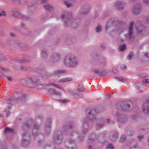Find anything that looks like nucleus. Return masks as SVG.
<instances>
[{
    "label": "nucleus",
    "instance_id": "43",
    "mask_svg": "<svg viewBox=\"0 0 149 149\" xmlns=\"http://www.w3.org/2000/svg\"><path fill=\"white\" fill-rule=\"evenodd\" d=\"M13 1L17 3L23 4L24 3V0H13Z\"/></svg>",
    "mask_w": 149,
    "mask_h": 149
},
{
    "label": "nucleus",
    "instance_id": "64",
    "mask_svg": "<svg viewBox=\"0 0 149 149\" xmlns=\"http://www.w3.org/2000/svg\"><path fill=\"white\" fill-rule=\"evenodd\" d=\"M29 61L27 60V58H26V59H25L23 60L22 62H21V63H27L29 62Z\"/></svg>",
    "mask_w": 149,
    "mask_h": 149
},
{
    "label": "nucleus",
    "instance_id": "51",
    "mask_svg": "<svg viewBox=\"0 0 149 149\" xmlns=\"http://www.w3.org/2000/svg\"><path fill=\"white\" fill-rule=\"evenodd\" d=\"M55 90H54L52 88H49L48 90V92L50 93L54 94L55 91Z\"/></svg>",
    "mask_w": 149,
    "mask_h": 149
},
{
    "label": "nucleus",
    "instance_id": "18",
    "mask_svg": "<svg viewBox=\"0 0 149 149\" xmlns=\"http://www.w3.org/2000/svg\"><path fill=\"white\" fill-rule=\"evenodd\" d=\"M141 6L140 4H137L132 9V11L134 14L140 13L141 10Z\"/></svg>",
    "mask_w": 149,
    "mask_h": 149
},
{
    "label": "nucleus",
    "instance_id": "28",
    "mask_svg": "<svg viewBox=\"0 0 149 149\" xmlns=\"http://www.w3.org/2000/svg\"><path fill=\"white\" fill-rule=\"evenodd\" d=\"M67 71L66 70L63 69L56 70L54 71V74H57L65 73Z\"/></svg>",
    "mask_w": 149,
    "mask_h": 149
},
{
    "label": "nucleus",
    "instance_id": "36",
    "mask_svg": "<svg viewBox=\"0 0 149 149\" xmlns=\"http://www.w3.org/2000/svg\"><path fill=\"white\" fill-rule=\"evenodd\" d=\"M126 45L125 44H123L120 45L119 47L120 50L121 51H123L126 48Z\"/></svg>",
    "mask_w": 149,
    "mask_h": 149
},
{
    "label": "nucleus",
    "instance_id": "38",
    "mask_svg": "<svg viewBox=\"0 0 149 149\" xmlns=\"http://www.w3.org/2000/svg\"><path fill=\"white\" fill-rule=\"evenodd\" d=\"M64 3L65 4L66 6L68 7H70L72 6L73 4L70 3L68 2V1L67 0H65L64 1Z\"/></svg>",
    "mask_w": 149,
    "mask_h": 149
},
{
    "label": "nucleus",
    "instance_id": "26",
    "mask_svg": "<svg viewBox=\"0 0 149 149\" xmlns=\"http://www.w3.org/2000/svg\"><path fill=\"white\" fill-rule=\"evenodd\" d=\"M72 80V78L71 77H66L60 80L59 82L64 83L68 81H70Z\"/></svg>",
    "mask_w": 149,
    "mask_h": 149
},
{
    "label": "nucleus",
    "instance_id": "10",
    "mask_svg": "<svg viewBox=\"0 0 149 149\" xmlns=\"http://www.w3.org/2000/svg\"><path fill=\"white\" fill-rule=\"evenodd\" d=\"M30 138V136L28 134L24 133L23 134L22 142V145L23 146H26L29 144Z\"/></svg>",
    "mask_w": 149,
    "mask_h": 149
},
{
    "label": "nucleus",
    "instance_id": "57",
    "mask_svg": "<svg viewBox=\"0 0 149 149\" xmlns=\"http://www.w3.org/2000/svg\"><path fill=\"white\" fill-rule=\"evenodd\" d=\"M0 70H1L4 72H7L8 70V69L4 68L1 67V68L0 69Z\"/></svg>",
    "mask_w": 149,
    "mask_h": 149
},
{
    "label": "nucleus",
    "instance_id": "46",
    "mask_svg": "<svg viewBox=\"0 0 149 149\" xmlns=\"http://www.w3.org/2000/svg\"><path fill=\"white\" fill-rule=\"evenodd\" d=\"M19 69L20 70L26 71L27 70V68L26 66H22L19 67Z\"/></svg>",
    "mask_w": 149,
    "mask_h": 149
},
{
    "label": "nucleus",
    "instance_id": "58",
    "mask_svg": "<svg viewBox=\"0 0 149 149\" xmlns=\"http://www.w3.org/2000/svg\"><path fill=\"white\" fill-rule=\"evenodd\" d=\"M143 2L149 6V0H143Z\"/></svg>",
    "mask_w": 149,
    "mask_h": 149
},
{
    "label": "nucleus",
    "instance_id": "60",
    "mask_svg": "<svg viewBox=\"0 0 149 149\" xmlns=\"http://www.w3.org/2000/svg\"><path fill=\"white\" fill-rule=\"evenodd\" d=\"M30 33V31H29V30H26V31H25L24 32V34L26 35H29Z\"/></svg>",
    "mask_w": 149,
    "mask_h": 149
},
{
    "label": "nucleus",
    "instance_id": "40",
    "mask_svg": "<svg viewBox=\"0 0 149 149\" xmlns=\"http://www.w3.org/2000/svg\"><path fill=\"white\" fill-rule=\"evenodd\" d=\"M126 137L125 135H123L121 136L120 139L119 140V141L120 142H123L124 141Z\"/></svg>",
    "mask_w": 149,
    "mask_h": 149
},
{
    "label": "nucleus",
    "instance_id": "50",
    "mask_svg": "<svg viewBox=\"0 0 149 149\" xmlns=\"http://www.w3.org/2000/svg\"><path fill=\"white\" fill-rule=\"evenodd\" d=\"M115 78L122 82H123V80L125 79V78L122 77H115Z\"/></svg>",
    "mask_w": 149,
    "mask_h": 149
},
{
    "label": "nucleus",
    "instance_id": "62",
    "mask_svg": "<svg viewBox=\"0 0 149 149\" xmlns=\"http://www.w3.org/2000/svg\"><path fill=\"white\" fill-rule=\"evenodd\" d=\"M43 143V141L41 140H39L38 141V145H37L38 146H40L41 144H42Z\"/></svg>",
    "mask_w": 149,
    "mask_h": 149
},
{
    "label": "nucleus",
    "instance_id": "55",
    "mask_svg": "<svg viewBox=\"0 0 149 149\" xmlns=\"http://www.w3.org/2000/svg\"><path fill=\"white\" fill-rule=\"evenodd\" d=\"M55 91V92H54V95H56L57 96H61V93L56 91V90Z\"/></svg>",
    "mask_w": 149,
    "mask_h": 149
},
{
    "label": "nucleus",
    "instance_id": "19",
    "mask_svg": "<svg viewBox=\"0 0 149 149\" xmlns=\"http://www.w3.org/2000/svg\"><path fill=\"white\" fill-rule=\"evenodd\" d=\"M125 3L122 2L118 1L116 2L115 5V7L118 10H123L124 9Z\"/></svg>",
    "mask_w": 149,
    "mask_h": 149
},
{
    "label": "nucleus",
    "instance_id": "54",
    "mask_svg": "<svg viewBox=\"0 0 149 149\" xmlns=\"http://www.w3.org/2000/svg\"><path fill=\"white\" fill-rule=\"evenodd\" d=\"M10 109V106H8V107L7 109H6L5 110V111H7V113H6V116H8L10 113L7 110H8L9 109Z\"/></svg>",
    "mask_w": 149,
    "mask_h": 149
},
{
    "label": "nucleus",
    "instance_id": "30",
    "mask_svg": "<svg viewBox=\"0 0 149 149\" xmlns=\"http://www.w3.org/2000/svg\"><path fill=\"white\" fill-rule=\"evenodd\" d=\"M42 57L44 58H47L48 56V54L47 51L45 50H43L42 51Z\"/></svg>",
    "mask_w": 149,
    "mask_h": 149
},
{
    "label": "nucleus",
    "instance_id": "4",
    "mask_svg": "<svg viewBox=\"0 0 149 149\" xmlns=\"http://www.w3.org/2000/svg\"><path fill=\"white\" fill-rule=\"evenodd\" d=\"M88 127L89 125L88 122L86 120L84 122L82 130L83 133L82 134L79 135L77 132H73V133H70V135L71 136H74L75 137H78L81 141H82L84 139L83 137L84 134L88 132Z\"/></svg>",
    "mask_w": 149,
    "mask_h": 149
},
{
    "label": "nucleus",
    "instance_id": "5",
    "mask_svg": "<svg viewBox=\"0 0 149 149\" xmlns=\"http://www.w3.org/2000/svg\"><path fill=\"white\" fill-rule=\"evenodd\" d=\"M53 139L55 143L58 144H60L63 140L62 132L58 130H56L54 134Z\"/></svg>",
    "mask_w": 149,
    "mask_h": 149
},
{
    "label": "nucleus",
    "instance_id": "6",
    "mask_svg": "<svg viewBox=\"0 0 149 149\" xmlns=\"http://www.w3.org/2000/svg\"><path fill=\"white\" fill-rule=\"evenodd\" d=\"M116 107L119 110L125 111H129L132 109L131 105L127 102H121L117 104Z\"/></svg>",
    "mask_w": 149,
    "mask_h": 149
},
{
    "label": "nucleus",
    "instance_id": "16",
    "mask_svg": "<svg viewBox=\"0 0 149 149\" xmlns=\"http://www.w3.org/2000/svg\"><path fill=\"white\" fill-rule=\"evenodd\" d=\"M95 113L96 111L94 109L90 110L89 112V113L87 116L88 118L91 122H94L96 120L95 115Z\"/></svg>",
    "mask_w": 149,
    "mask_h": 149
},
{
    "label": "nucleus",
    "instance_id": "7",
    "mask_svg": "<svg viewBox=\"0 0 149 149\" xmlns=\"http://www.w3.org/2000/svg\"><path fill=\"white\" fill-rule=\"evenodd\" d=\"M26 96L23 93H21L17 98L14 99L13 97L9 98L7 101V103L10 104H12L15 102H19L25 100Z\"/></svg>",
    "mask_w": 149,
    "mask_h": 149
},
{
    "label": "nucleus",
    "instance_id": "21",
    "mask_svg": "<svg viewBox=\"0 0 149 149\" xmlns=\"http://www.w3.org/2000/svg\"><path fill=\"white\" fill-rule=\"evenodd\" d=\"M118 134L116 131H112L111 133L110 138L111 140L113 141H115L117 139Z\"/></svg>",
    "mask_w": 149,
    "mask_h": 149
},
{
    "label": "nucleus",
    "instance_id": "17",
    "mask_svg": "<svg viewBox=\"0 0 149 149\" xmlns=\"http://www.w3.org/2000/svg\"><path fill=\"white\" fill-rule=\"evenodd\" d=\"M60 55L58 53H55L52 54L50 57V61L53 63L56 62L60 59Z\"/></svg>",
    "mask_w": 149,
    "mask_h": 149
},
{
    "label": "nucleus",
    "instance_id": "35",
    "mask_svg": "<svg viewBox=\"0 0 149 149\" xmlns=\"http://www.w3.org/2000/svg\"><path fill=\"white\" fill-rule=\"evenodd\" d=\"M106 148L109 149H115V147L113 144L109 143L107 146Z\"/></svg>",
    "mask_w": 149,
    "mask_h": 149
},
{
    "label": "nucleus",
    "instance_id": "24",
    "mask_svg": "<svg viewBox=\"0 0 149 149\" xmlns=\"http://www.w3.org/2000/svg\"><path fill=\"white\" fill-rule=\"evenodd\" d=\"M16 13L17 15V16H16L17 18H21L24 21H29L30 19V18L29 17H26L24 15L20 14L18 13Z\"/></svg>",
    "mask_w": 149,
    "mask_h": 149
},
{
    "label": "nucleus",
    "instance_id": "53",
    "mask_svg": "<svg viewBox=\"0 0 149 149\" xmlns=\"http://www.w3.org/2000/svg\"><path fill=\"white\" fill-rule=\"evenodd\" d=\"M100 61L103 63L104 65H105L106 64L107 62L103 58H100Z\"/></svg>",
    "mask_w": 149,
    "mask_h": 149
},
{
    "label": "nucleus",
    "instance_id": "47",
    "mask_svg": "<svg viewBox=\"0 0 149 149\" xmlns=\"http://www.w3.org/2000/svg\"><path fill=\"white\" fill-rule=\"evenodd\" d=\"M102 28L101 25H99L96 27V31L97 32H100L101 31Z\"/></svg>",
    "mask_w": 149,
    "mask_h": 149
},
{
    "label": "nucleus",
    "instance_id": "13",
    "mask_svg": "<svg viewBox=\"0 0 149 149\" xmlns=\"http://www.w3.org/2000/svg\"><path fill=\"white\" fill-rule=\"evenodd\" d=\"M40 129V125L36 123L34 124L32 129V134L35 137L40 134L39 132Z\"/></svg>",
    "mask_w": 149,
    "mask_h": 149
},
{
    "label": "nucleus",
    "instance_id": "2",
    "mask_svg": "<svg viewBox=\"0 0 149 149\" xmlns=\"http://www.w3.org/2000/svg\"><path fill=\"white\" fill-rule=\"evenodd\" d=\"M78 63V60L74 56L67 55L65 58L64 64L67 66L75 67L77 65Z\"/></svg>",
    "mask_w": 149,
    "mask_h": 149
},
{
    "label": "nucleus",
    "instance_id": "59",
    "mask_svg": "<svg viewBox=\"0 0 149 149\" xmlns=\"http://www.w3.org/2000/svg\"><path fill=\"white\" fill-rule=\"evenodd\" d=\"M143 138H144V136H143V135H140V136H138V139L139 141H141Z\"/></svg>",
    "mask_w": 149,
    "mask_h": 149
},
{
    "label": "nucleus",
    "instance_id": "41",
    "mask_svg": "<svg viewBox=\"0 0 149 149\" xmlns=\"http://www.w3.org/2000/svg\"><path fill=\"white\" fill-rule=\"evenodd\" d=\"M134 56V54H133V53L132 52H131L129 53V54L127 56V58L129 60H130L131 59L132 57H133Z\"/></svg>",
    "mask_w": 149,
    "mask_h": 149
},
{
    "label": "nucleus",
    "instance_id": "11",
    "mask_svg": "<svg viewBox=\"0 0 149 149\" xmlns=\"http://www.w3.org/2000/svg\"><path fill=\"white\" fill-rule=\"evenodd\" d=\"M136 31L138 36L144 35L146 34V32L145 28L142 25H138V23L136 24Z\"/></svg>",
    "mask_w": 149,
    "mask_h": 149
},
{
    "label": "nucleus",
    "instance_id": "39",
    "mask_svg": "<svg viewBox=\"0 0 149 149\" xmlns=\"http://www.w3.org/2000/svg\"><path fill=\"white\" fill-rule=\"evenodd\" d=\"M34 87H35L36 88L38 89H42L43 87L40 84L35 85Z\"/></svg>",
    "mask_w": 149,
    "mask_h": 149
},
{
    "label": "nucleus",
    "instance_id": "25",
    "mask_svg": "<svg viewBox=\"0 0 149 149\" xmlns=\"http://www.w3.org/2000/svg\"><path fill=\"white\" fill-rule=\"evenodd\" d=\"M16 13L17 15V16H16L17 18H21L24 21H29L30 19V18L29 17H26L24 15L20 14L18 13Z\"/></svg>",
    "mask_w": 149,
    "mask_h": 149
},
{
    "label": "nucleus",
    "instance_id": "52",
    "mask_svg": "<svg viewBox=\"0 0 149 149\" xmlns=\"http://www.w3.org/2000/svg\"><path fill=\"white\" fill-rule=\"evenodd\" d=\"M47 86H53L56 87L57 88H59L60 89L61 88L60 87L57 86V85H55V84H54L53 83H49L47 85Z\"/></svg>",
    "mask_w": 149,
    "mask_h": 149
},
{
    "label": "nucleus",
    "instance_id": "48",
    "mask_svg": "<svg viewBox=\"0 0 149 149\" xmlns=\"http://www.w3.org/2000/svg\"><path fill=\"white\" fill-rule=\"evenodd\" d=\"M65 148L66 149H77V147L76 146H75L74 147H68L67 146H65Z\"/></svg>",
    "mask_w": 149,
    "mask_h": 149
},
{
    "label": "nucleus",
    "instance_id": "34",
    "mask_svg": "<svg viewBox=\"0 0 149 149\" xmlns=\"http://www.w3.org/2000/svg\"><path fill=\"white\" fill-rule=\"evenodd\" d=\"M30 125L27 123H25L22 127V129L24 130L28 129L30 127Z\"/></svg>",
    "mask_w": 149,
    "mask_h": 149
},
{
    "label": "nucleus",
    "instance_id": "3",
    "mask_svg": "<svg viewBox=\"0 0 149 149\" xmlns=\"http://www.w3.org/2000/svg\"><path fill=\"white\" fill-rule=\"evenodd\" d=\"M40 81V79L37 78H29L22 80V82L23 83L26 87L29 88L34 87L35 83Z\"/></svg>",
    "mask_w": 149,
    "mask_h": 149
},
{
    "label": "nucleus",
    "instance_id": "31",
    "mask_svg": "<svg viewBox=\"0 0 149 149\" xmlns=\"http://www.w3.org/2000/svg\"><path fill=\"white\" fill-rule=\"evenodd\" d=\"M7 146L5 143L0 141V149H6Z\"/></svg>",
    "mask_w": 149,
    "mask_h": 149
},
{
    "label": "nucleus",
    "instance_id": "61",
    "mask_svg": "<svg viewBox=\"0 0 149 149\" xmlns=\"http://www.w3.org/2000/svg\"><path fill=\"white\" fill-rule=\"evenodd\" d=\"M143 83H149V79H146L143 80Z\"/></svg>",
    "mask_w": 149,
    "mask_h": 149
},
{
    "label": "nucleus",
    "instance_id": "42",
    "mask_svg": "<svg viewBox=\"0 0 149 149\" xmlns=\"http://www.w3.org/2000/svg\"><path fill=\"white\" fill-rule=\"evenodd\" d=\"M106 74V72L105 70H103L100 71L99 74L100 76H102L105 75Z\"/></svg>",
    "mask_w": 149,
    "mask_h": 149
},
{
    "label": "nucleus",
    "instance_id": "14",
    "mask_svg": "<svg viewBox=\"0 0 149 149\" xmlns=\"http://www.w3.org/2000/svg\"><path fill=\"white\" fill-rule=\"evenodd\" d=\"M142 109L144 113H149V99H146L144 101Z\"/></svg>",
    "mask_w": 149,
    "mask_h": 149
},
{
    "label": "nucleus",
    "instance_id": "45",
    "mask_svg": "<svg viewBox=\"0 0 149 149\" xmlns=\"http://www.w3.org/2000/svg\"><path fill=\"white\" fill-rule=\"evenodd\" d=\"M6 15V12L4 10H3L0 13V17H5Z\"/></svg>",
    "mask_w": 149,
    "mask_h": 149
},
{
    "label": "nucleus",
    "instance_id": "23",
    "mask_svg": "<svg viewBox=\"0 0 149 149\" xmlns=\"http://www.w3.org/2000/svg\"><path fill=\"white\" fill-rule=\"evenodd\" d=\"M89 10V9L87 8L86 6H84L80 9V13L82 14H85L88 13Z\"/></svg>",
    "mask_w": 149,
    "mask_h": 149
},
{
    "label": "nucleus",
    "instance_id": "49",
    "mask_svg": "<svg viewBox=\"0 0 149 149\" xmlns=\"http://www.w3.org/2000/svg\"><path fill=\"white\" fill-rule=\"evenodd\" d=\"M74 95L76 97L78 98L79 97L82 96L83 94L80 93V94H79L78 93H75L74 94Z\"/></svg>",
    "mask_w": 149,
    "mask_h": 149
},
{
    "label": "nucleus",
    "instance_id": "32",
    "mask_svg": "<svg viewBox=\"0 0 149 149\" xmlns=\"http://www.w3.org/2000/svg\"><path fill=\"white\" fill-rule=\"evenodd\" d=\"M44 149H56L53 148V146L50 144H47L45 145L44 147Z\"/></svg>",
    "mask_w": 149,
    "mask_h": 149
},
{
    "label": "nucleus",
    "instance_id": "27",
    "mask_svg": "<svg viewBox=\"0 0 149 149\" xmlns=\"http://www.w3.org/2000/svg\"><path fill=\"white\" fill-rule=\"evenodd\" d=\"M14 131V130L13 129L6 127L5 128L3 132L5 134H7L13 133Z\"/></svg>",
    "mask_w": 149,
    "mask_h": 149
},
{
    "label": "nucleus",
    "instance_id": "56",
    "mask_svg": "<svg viewBox=\"0 0 149 149\" xmlns=\"http://www.w3.org/2000/svg\"><path fill=\"white\" fill-rule=\"evenodd\" d=\"M5 60V58L1 54H0V61Z\"/></svg>",
    "mask_w": 149,
    "mask_h": 149
},
{
    "label": "nucleus",
    "instance_id": "33",
    "mask_svg": "<svg viewBox=\"0 0 149 149\" xmlns=\"http://www.w3.org/2000/svg\"><path fill=\"white\" fill-rule=\"evenodd\" d=\"M78 89L80 91L82 92L85 90V89L82 85H79L78 86Z\"/></svg>",
    "mask_w": 149,
    "mask_h": 149
},
{
    "label": "nucleus",
    "instance_id": "9",
    "mask_svg": "<svg viewBox=\"0 0 149 149\" xmlns=\"http://www.w3.org/2000/svg\"><path fill=\"white\" fill-rule=\"evenodd\" d=\"M110 120L109 119H105L103 118H100L97 119L96 124V128L97 130H99L102 128L104 124L107 122L109 123Z\"/></svg>",
    "mask_w": 149,
    "mask_h": 149
},
{
    "label": "nucleus",
    "instance_id": "12",
    "mask_svg": "<svg viewBox=\"0 0 149 149\" xmlns=\"http://www.w3.org/2000/svg\"><path fill=\"white\" fill-rule=\"evenodd\" d=\"M134 24L133 22H132L130 24L128 33L126 36L127 38L130 41H132L134 40V37L133 36V26Z\"/></svg>",
    "mask_w": 149,
    "mask_h": 149
},
{
    "label": "nucleus",
    "instance_id": "22",
    "mask_svg": "<svg viewBox=\"0 0 149 149\" xmlns=\"http://www.w3.org/2000/svg\"><path fill=\"white\" fill-rule=\"evenodd\" d=\"M101 136H99L100 137ZM100 137L99 138L97 136L94 132H93L90 135L89 137V139L91 141V142H93V141L97 140V139L100 141Z\"/></svg>",
    "mask_w": 149,
    "mask_h": 149
},
{
    "label": "nucleus",
    "instance_id": "1",
    "mask_svg": "<svg viewBox=\"0 0 149 149\" xmlns=\"http://www.w3.org/2000/svg\"><path fill=\"white\" fill-rule=\"evenodd\" d=\"M61 17L64 20L67 26H70L72 28L77 27L79 25L76 20L74 19L71 14L68 12L61 15Z\"/></svg>",
    "mask_w": 149,
    "mask_h": 149
},
{
    "label": "nucleus",
    "instance_id": "8",
    "mask_svg": "<svg viewBox=\"0 0 149 149\" xmlns=\"http://www.w3.org/2000/svg\"><path fill=\"white\" fill-rule=\"evenodd\" d=\"M115 116L117 118L118 121L119 123H125L127 120V116L120 113L117 111L115 114Z\"/></svg>",
    "mask_w": 149,
    "mask_h": 149
},
{
    "label": "nucleus",
    "instance_id": "29",
    "mask_svg": "<svg viewBox=\"0 0 149 149\" xmlns=\"http://www.w3.org/2000/svg\"><path fill=\"white\" fill-rule=\"evenodd\" d=\"M45 8L49 11H51L53 10V7L52 6H51L48 4H46L44 6Z\"/></svg>",
    "mask_w": 149,
    "mask_h": 149
},
{
    "label": "nucleus",
    "instance_id": "37",
    "mask_svg": "<svg viewBox=\"0 0 149 149\" xmlns=\"http://www.w3.org/2000/svg\"><path fill=\"white\" fill-rule=\"evenodd\" d=\"M68 141L70 144H74L75 143V140L71 138L68 140Z\"/></svg>",
    "mask_w": 149,
    "mask_h": 149
},
{
    "label": "nucleus",
    "instance_id": "63",
    "mask_svg": "<svg viewBox=\"0 0 149 149\" xmlns=\"http://www.w3.org/2000/svg\"><path fill=\"white\" fill-rule=\"evenodd\" d=\"M93 71L95 73H98L99 74L100 71L96 69H94L93 70Z\"/></svg>",
    "mask_w": 149,
    "mask_h": 149
},
{
    "label": "nucleus",
    "instance_id": "15",
    "mask_svg": "<svg viewBox=\"0 0 149 149\" xmlns=\"http://www.w3.org/2000/svg\"><path fill=\"white\" fill-rule=\"evenodd\" d=\"M74 124L72 122H67L63 125V131L66 133V131L73 128Z\"/></svg>",
    "mask_w": 149,
    "mask_h": 149
},
{
    "label": "nucleus",
    "instance_id": "44",
    "mask_svg": "<svg viewBox=\"0 0 149 149\" xmlns=\"http://www.w3.org/2000/svg\"><path fill=\"white\" fill-rule=\"evenodd\" d=\"M13 1L17 3L23 4L24 3V0H13Z\"/></svg>",
    "mask_w": 149,
    "mask_h": 149
},
{
    "label": "nucleus",
    "instance_id": "20",
    "mask_svg": "<svg viewBox=\"0 0 149 149\" xmlns=\"http://www.w3.org/2000/svg\"><path fill=\"white\" fill-rule=\"evenodd\" d=\"M51 121L50 119H49L48 123L45 124V127L44 128V131L47 135H48L50 132V124Z\"/></svg>",
    "mask_w": 149,
    "mask_h": 149
}]
</instances>
